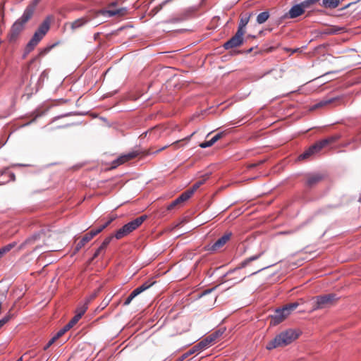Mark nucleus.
<instances>
[{
    "label": "nucleus",
    "mask_w": 361,
    "mask_h": 361,
    "mask_svg": "<svg viewBox=\"0 0 361 361\" xmlns=\"http://www.w3.org/2000/svg\"><path fill=\"white\" fill-rule=\"evenodd\" d=\"M33 13L34 9L32 7H27L23 16L13 24L7 37L10 42H14L17 40L24 30L25 24L32 18Z\"/></svg>",
    "instance_id": "nucleus-1"
},
{
    "label": "nucleus",
    "mask_w": 361,
    "mask_h": 361,
    "mask_svg": "<svg viewBox=\"0 0 361 361\" xmlns=\"http://www.w3.org/2000/svg\"><path fill=\"white\" fill-rule=\"evenodd\" d=\"M50 29V20L49 18H47L39 26L37 30L35 32L32 37L27 44L25 52L24 57L30 54L34 49L37 47L39 42L44 38L46 34Z\"/></svg>",
    "instance_id": "nucleus-2"
},
{
    "label": "nucleus",
    "mask_w": 361,
    "mask_h": 361,
    "mask_svg": "<svg viewBox=\"0 0 361 361\" xmlns=\"http://www.w3.org/2000/svg\"><path fill=\"white\" fill-rule=\"evenodd\" d=\"M298 337V334L295 331L288 329L276 336L273 340L267 343L266 348L270 350L279 347H284L291 343Z\"/></svg>",
    "instance_id": "nucleus-3"
},
{
    "label": "nucleus",
    "mask_w": 361,
    "mask_h": 361,
    "mask_svg": "<svg viewBox=\"0 0 361 361\" xmlns=\"http://www.w3.org/2000/svg\"><path fill=\"white\" fill-rule=\"evenodd\" d=\"M147 219V216L146 215H142L125 224L116 232V239H121L128 235L140 227Z\"/></svg>",
    "instance_id": "nucleus-4"
},
{
    "label": "nucleus",
    "mask_w": 361,
    "mask_h": 361,
    "mask_svg": "<svg viewBox=\"0 0 361 361\" xmlns=\"http://www.w3.org/2000/svg\"><path fill=\"white\" fill-rule=\"evenodd\" d=\"M336 300V295L333 293L317 296L315 298V305L313 307V310L329 307Z\"/></svg>",
    "instance_id": "nucleus-5"
},
{
    "label": "nucleus",
    "mask_w": 361,
    "mask_h": 361,
    "mask_svg": "<svg viewBox=\"0 0 361 361\" xmlns=\"http://www.w3.org/2000/svg\"><path fill=\"white\" fill-rule=\"evenodd\" d=\"M222 334L223 331H221L220 330L216 331L207 336L197 345H194V348L204 350L214 343L216 339L219 338Z\"/></svg>",
    "instance_id": "nucleus-6"
},
{
    "label": "nucleus",
    "mask_w": 361,
    "mask_h": 361,
    "mask_svg": "<svg viewBox=\"0 0 361 361\" xmlns=\"http://www.w3.org/2000/svg\"><path fill=\"white\" fill-rule=\"evenodd\" d=\"M244 33L238 31L229 40L224 43V47L226 49H230L240 47L243 42Z\"/></svg>",
    "instance_id": "nucleus-7"
},
{
    "label": "nucleus",
    "mask_w": 361,
    "mask_h": 361,
    "mask_svg": "<svg viewBox=\"0 0 361 361\" xmlns=\"http://www.w3.org/2000/svg\"><path fill=\"white\" fill-rule=\"evenodd\" d=\"M324 176L319 173H308L305 176V185L312 188L324 180Z\"/></svg>",
    "instance_id": "nucleus-8"
},
{
    "label": "nucleus",
    "mask_w": 361,
    "mask_h": 361,
    "mask_svg": "<svg viewBox=\"0 0 361 361\" xmlns=\"http://www.w3.org/2000/svg\"><path fill=\"white\" fill-rule=\"evenodd\" d=\"M288 313L286 312V308L276 309L274 314L271 316V324L277 325L283 322L287 317Z\"/></svg>",
    "instance_id": "nucleus-9"
},
{
    "label": "nucleus",
    "mask_w": 361,
    "mask_h": 361,
    "mask_svg": "<svg viewBox=\"0 0 361 361\" xmlns=\"http://www.w3.org/2000/svg\"><path fill=\"white\" fill-rule=\"evenodd\" d=\"M139 154H140V152H138L137 151L129 152L126 154H123L112 162L111 168H116L118 166L123 164L135 158Z\"/></svg>",
    "instance_id": "nucleus-10"
},
{
    "label": "nucleus",
    "mask_w": 361,
    "mask_h": 361,
    "mask_svg": "<svg viewBox=\"0 0 361 361\" xmlns=\"http://www.w3.org/2000/svg\"><path fill=\"white\" fill-rule=\"evenodd\" d=\"M101 232V229L94 228L92 229L90 232L87 233L85 235L82 236V238L77 243V245L75 248H82L85 247L87 243L96 235L99 234Z\"/></svg>",
    "instance_id": "nucleus-11"
},
{
    "label": "nucleus",
    "mask_w": 361,
    "mask_h": 361,
    "mask_svg": "<svg viewBox=\"0 0 361 361\" xmlns=\"http://www.w3.org/2000/svg\"><path fill=\"white\" fill-rule=\"evenodd\" d=\"M305 11V10L304 9V8L302 7L300 4H299L293 6L289 10L288 13H287L285 15V17L289 18H295L301 16L302 14H303Z\"/></svg>",
    "instance_id": "nucleus-12"
},
{
    "label": "nucleus",
    "mask_w": 361,
    "mask_h": 361,
    "mask_svg": "<svg viewBox=\"0 0 361 361\" xmlns=\"http://www.w3.org/2000/svg\"><path fill=\"white\" fill-rule=\"evenodd\" d=\"M194 135V133H192L190 135L182 139V140H177L174 142H173L171 145H170V146H171L174 150H176L179 148V143L182 142H188L190 138L192 137V136ZM169 147V145H166L160 149H159L158 150L155 151L154 153L157 154V153H159L163 150H164L165 149L168 148ZM152 152H150L149 151H147L145 154V155H147V154H152Z\"/></svg>",
    "instance_id": "nucleus-13"
},
{
    "label": "nucleus",
    "mask_w": 361,
    "mask_h": 361,
    "mask_svg": "<svg viewBox=\"0 0 361 361\" xmlns=\"http://www.w3.org/2000/svg\"><path fill=\"white\" fill-rule=\"evenodd\" d=\"M321 150L320 147L318 143L316 142L312 146H310L306 151H305L302 154L299 156L300 159H306L309 158L310 156L314 154L315 153L319 152Z\"/></svg>",
    "instance_id": "nucleus-14"
},
{
    "label": "nucleus",
    "mask_w": 361,
    "mask_h": 361,
    "mask_svg": "<svg viewBox=\"0 0 361 361\" xmlns=\"http://www.w3.org/2000/svg\"><path fill=\"white\" fill-rule=\"evenodd\" d=\"M232 235L233 233L231 232H226L214 243L211 248H218L224 246L231 240Z\"/></svg>",
    "instance_id": "nucleus-15"
},
{
    "label": "nucleus",
    "mask_w": 361,
    "mask_h": 361,
    "mask_svg": "<svg viewBox=\"0 0 361 361\" xmlns=\"http://www.w3.org/2000/svg\"><path fill=\"white\" fill-rule=\"evenodd\" d=\"M264 253V252H262L260 253L259 255H254L252 257H250L246 259H245L244 261H243L241 263H240V267L235 268V269L232 270V271H230L229 272H228V274H233V273H236V272H238L241 268H243L245 267V266H247L250 262L252 261H254L257 259H258L259 257L262 256Z\"/></svg>",
    "instance_id": "nucleus-16"
},
{
    "label": "nucleus",
    "mask_w": 361,
    "mask_h": 361,
    "mask_svg": "<svg viewBox=\"0 0 361 361\" xmlns=\"http://www.w3.org/2000/svg\"><path fill=\"white\" fill-rule=\"evenodd\" d=\"M345 31V27L337 25H331L324 30L323 33L326 35H337Z\"/></svg>",
    "instance_id": "nucleus-17"
},
{
    "label": "nucleus",
    "mask_w": 361,
    "mask_h": 361,
    "mask_svg": "<svg viewBox=\"0 0 361 361\" xmlns=\"http://www.w3.org/2000/svg\"><path fill=\"white\" fill-rule=\"evenodd\" d=\"M88 19L86 18H78L73 22L70 23L71 28L73 31H75L80 27H82L83 25H85L87 22Z\"/></svg>",
    "instance_id": "nucleus-18"
},
{
    "label": "nucleus",
    "mask_w": 361,
    "mask_h": 361,
    "mask_svg": "<svg viewBox=\"0 0 361 361\" xmlns=\"http://www.w3.org/2000/svg\"><path fill=\"white\" fill-rule=\"evenodd\" d=\"M338 137H339L337 135L331 136L326 139H324V140H322L317 142V143L322 149V148L328 146L329 145H331V144L335 142L338 139Z\"/></svg>",
    "instance_id": "nucleus-19"
},
{
    "label": "nucleus",
    "mask_w": 361,
    "mask_h": 361,
    "mask_svg": "<svg viewBox=\"0 0 361 361\" xmlns=\"http://www.w3.org/2000/svg\"><path fill=\"white\" fill-rule=\"evenodd\" d=\"M126 13V10L123 8L119 9H113V10H106V11H100L99 13L105 14L107 13L109 16H123Z\"/></svg>",
    "instance_id": "nucleus-20"
},
{
    "label": "nucleus",
    "mask_w": 361,
    "mask_h": 361,
    "mask_svg": "<svg viewBox=\"0 0 361 361\" xmlns=\"http://www.w3.org/2000/svg\"><path fill=\"white\" fill-rule=\"evenodd\" d=\"M250 16H251V14H249L247 16L246 15L245 16H243L240 18V23H239V25H238V31H241L244 34L245 33V27L247 25V24L248 23V22H249Z\"/></svg>",
    "instance_id": "nucleus-21"
},
{
    "label": "nucleus",
    "mask_w": 361,
    "mask_h": 361,
    "mask_svg": "<svg viewBox=\"0 0 361 361\" xmlns=\"http://www.w3.org/2000/svg\"><path fill=\"white\" fill-rule=\"evenodd\" d=\"M155 282L154 281H146L144 283H142L141 286H138L133 290L136 293V294L138 295L143 291L146 290L149 288H150Z\"/></svg>",
    "instance_id": "nucleus-22"
},
{
    "label": "nucleus",
    "mask_w": 361,
    "mask_h": 361,
    "mask_svg": "<svg viewBox=\"0 0 361 361\" xmlns=\"http://www.w3.org/2000/svg\"><path fill=\"white\" fill-rule=\"evenodd\" d=\"M340 0H323L322 6L328 8H335L338 6Z\"/></svg>",
    "instance_id": "nucleus-23"
},
{
    "label": "nucleus",
    "mask_w": 361,
    "mask_h": 361,
    "mask_svg": "<svg viewBox=\"0 0 361 361\" xmlns=\"http://www.w3.org/2000/svg\"><path fill=\"white\" fill-rule=\"evenodd\" d=\"M169 1H170V0H166L164 2H162L161 4L155 6L149 11V13H148V16L150 17H154L156 14H157L162 9L164 6L166 5Z\"/></svg>",
    "instance_id": "nucleus-24"
},
{
    "label": "nucleus",
    "mask_w": 361,
    "mask_h": 361,
    "mask_svg": "<svg viewBox=\"0 0 361 361\" xmlns=\"http://www.w3.org/2000/svg\"><path fill=\"white\" fill-rule=\"evenodd\" d=\"M192 195V191L188 190L183 192L178 198H176V200H178V203L182 204L190 198Z\"/></svg>",
    "instance_id": "nucleus-25"
},
{
    "label": "nucleus",
    "mask_w": 361,
    "mask_h": 361,
    "mask_svg": "<svg viewBox=\"0 0 361 361\" xmlns=\"http://www.w3.org/2000/svg\"><path fill=\"white\" fill-rule=\"evenodd\" d=\"M269 18V13L268 11H264L258 14L257 16V22L259 24L265 23Z\"/></svg>",
    "instance_id": "nucleus-26"
},
{
    "label": "nucleus",
    "mask_w": 361,
    "mask_h": 361,
    "mask_svg": "<svg viewBox=\"0 0 361 361\" xmlns=\"http://www.w3.org/2000/svg\"><path fill=\"white\" fill-rule=\"evenodd\" d=\"M88 302L89 301H87L85 304L79 306L75 310V314H80V317H82L87 310Z\"/></svg>",
    "instance_id": "nucleus-27"
},
{
    "label": "nucleus",
    "mask_w": 361,
    "mask_h": 361,
    "mask_svg": "<svg viewBox=\"0 0 361 361\" xmlns=\"http://www.w3.org/2000/svg\"><path fill=\"white\" fill-rule=\"evenodd\" d=\"M320 0H305L300 3L302 7L305 10L306 8H310L312 5L317 4Z\"/></svg>",
    "instance_id": "nucleus-28"
},
{
    "label": "nucleus",
    "mask_w": 361,
    "mask_h": 361,
    "mask_svg": "<svg viewBox=\"0 0 361 361\" xmlns=\"http://www.w3.org/2000/svg\"><path fill=\"white\" fill-rule=\"evenodd\" d=\"M299 305V303L298 302L289 303L284 307L283 308H286V312L288 313V315L290 314V312L295 310Z\"/></svg>",
    "instance_id": "nucleus-29"
},
{
    "label": "nucleus",
    "mask_w": 361,
    "mask_h": 361,
    "mask_svg": "<svg viewBox=\"0 0 361 361\" xmlns=\"http://www.w3.org/2000/svg\"><path fill=\"white\" fill-rule=\"evenodd\" d=\"M116 218V216L112 215L109 217V219L106 223H104L103 225L100 226L98 229H101V232L106 228L113 221H114Z\"/></svg>",
    "instance_id": "nucleus-30"
},
{
    "label": "nucleus",
    "mask_w": 361,
    "mask_h": 361,
    "mask_svg": "<svg viewBox=\"0 0 361 361\" xmlns=\"http://www.w3.org/2000/svg\"><path fill=\"white\" fill-rule=\"evenodd\" d=\"M51 47H46V48L42 49L39 51V54L31 61V63H33L37 58L42 57V56H44L45 54H47L51 50Z\"/></svg>",
    "instance_id": "nucleus-31"
},
{
    "label": "nucleus",
    "mask_w": 361,
    "mask_h": 361,
    "mask_svg": "<svg viewBox=\"0 0 361 361\" xmlns=\"http://www.w3.org/2000/svg\"><path fill=\"white\" fill-rule=\"evenodd\" d=\"M71 328L68 325L66 324L62 329H61L55 335L56 338H59L61 336H62L66 332L69 331Z\"/></svg>",
    "instance_id": "nucleus-32"
},
{
    "label": "nucleus",
    "mask_w": 361,
    "mask_h": 361,
    "mask_svg": "<svg viewBox=\"0 0 361 361\" xmlns=\"http://www.w3.org/2000/svg\"><path fill=\"white\" fill-rule=\"evenodd\" d=\"M81 319L80 314H75V315L71 319V321L67 324L71 328L73 327Z\"/></svg>",
    "instance_id": "nucleus-33"
},
{
    "label": "nucleus",
    "mask_w": 361,
    "mask_h": 361,
    "mask_svg": "<svg viewBox=\"0 0 361 361\" xmlns=\"http://www.w3.org/2000/svg\"><path fill=\"white\" fill-rule=\"evenodd\" d=\"M137 295L136 293L133 290L124 301L123 305L126 306L128 305Z\"/></svg>",
    "instance_id": "nucleus-34"
},
{
    "label": "nucleus",
    "mask_w": 361,
    "mask_h": 361,
    "mask_svg": "<svg viewBox=\"0 0 361 361\" xmlns=\"http://www.w3.org/2000/svg\"><path fill=\"white\" fill-rule=\"evenodd\" d=\"M137 295L136 293L133 290L124 301L123 305L126 306L128 305Z\"/></svg>",
    "instance_id": "nucleus-35"
},
{
    "label": "nucleus",
    "mask_w": 361,
    "mask_h": 361,
    "mask_svg": "<svg viewBox=\"0 0 361 361\" xmlns=\"http://www.w3.org/2000/svg\"><path fill=\"white\" fill-rule=\"evenodd\" d=\"M137 295L136 293L133 290L124 301L123 305L126 306L128 305Z\"/></svg>",
    "instance_id": "nucleus-36"
},
{
    "label": "nucleus",
    "mask_w": 361,
    "mask_h": 361,
    "mask_svg": "<svg viewBox=\"0 0 361 361\" xmlns=\"http://www.w3.org/2000/svg\"><path fill=\"white\" fill-rule=\"evenodd\" d=\"M114 238H116L115 237V234L114 235H109L108 237H106L103 243H102V245L99 247V248H103L104 247H106L109 245L110 242L111 240H113Z\"/></svg>",
    "instance_id": "nucleus-37"
},
{
    "label": "nucleus",
    "mask_w": 361,
    "mask_h": 361,
    "mask_svg": "<svg viewBox=\"0 0 361 361\" xmlns=\"http://www.w3.org/2000/svg\"><path fill=\"white\" fill-rule=\"evenodd\" d=\"M205 180H201L196 182L192 187V188L189 189L188 190H192V194L194 192L197 190L202 184H204Z\"/></svg>",
    "instance_id": "nucleus-38"
},
{
    "label": "nucleus",
    "mask_w": 361,
    "mask_h": 361,
    "mask_svg": "<svg viewBox=\"0 0 361 361\" xmlns=\"http://www.w3.org/2000/svg\"><path fill=\"white\" fill-rule=\"evenodd\" d=\"M224 135V132H221L219 133H217L216 135H215L212 139L211 140L212 141V142L214 144L216 142H217L219 140H220L223 136Z\"/></svg>",
    "instance_id": "nucleus-39"
},
{
    "label": "nucleus",
    "mask_w": 361,
    "mask_h": 361,
    "mask_svg": "<svg viewBox=\"0 0 361 361\" xmlns=\"http://www.w3.org/2000/svg\"><path fill=\"white\" fill-rule=\"evenodd\" d=\"M11 319V315L10 314H7L6 315L4 318H2L1 319H0V329L5 324H6Z\"/></svg>",
    "instance_id": "nucleus-40"
},
{
    "label": "nucleus",
    "mask_w": 361,
    "mask_h": 361,
    "mask_svg": "<svg viewBox=\"0 0 361 361\" xmlns=\"http://www.w3.org/2000/svg\"><path fill=\"white\" fill-rule=\"evenodd\" d=\"M214 145V143L212 142V141L210 140L209 141H206V142H202L200 144V147L201 148H207V147H209L211 146H212Z\"/></svg>",
    "instance_id": "nucleus-41"
},
{
    "label": "nucleus",
    "mask_w": 361,
    "mask_h": 361,
    "mask_svg": "<svg viewBox=\"0 0 361 361\" xmlns=\"http://www.w3.org/2000/svg\"><path fill=\"white\" fill-rule=\"evenodd\" d=\"M58 339V338H56V336H54V337H52L49 341L47 343V345L44 346V350H47L48 349L56 340Z\"/></svg>",
    "instance_id": "nucleus-42"
},
{
    "label": "nucleus",
    "mask_w": 361,
    "mask_h": 361,
    "mask_svg": "<svg viewBox=\"0 0 361 361\" xmlns=\"http://www.w3.org/2000/svg\"><path fill=\"white\" fill-rule=\"evenodd\" d=\"M180 204V203H178V200L176 199L174 201H173L168 207H167V209L168 210H171L173 209H174L176 206Z\"/></svg>",
    "instance_id": "nucleus-43"
},
{
    "label": "nucleus",
    "mask_w": 361,
    "mask_h": 361,
    "mask_svg": "<svg viewBox=\"0 0 361 361\" xmlns=\"http://www.w3.org/2000/svg\"><path fill=\"white\" fill-rule=\"evenodd\" d=\"M101 250H96V251L93 254L92 257L89 259V263H91L93 261V259L100 254Z\"/></svg>",
    "instance_id": "nucleus-44"
},
{
    "label": "nucleus",
    "mask_w": 361,
    "mask_h": 361,
    "mask_svg": "<svg viewBox=\"0 0 361 361\" xmlns=\"http://www.w3.org/2000/svg\"><path fill=\"white\" fill-rule=\"evenodd\" d=\"M203 349H199V348H194V346L192 349H190L188 352L186 353V355H192L197 351L202 350Z\"/></svg>",
    "instance_id": "nucleus-45"
},
{
    "label": "nucleus",
    "mask_w": 361,
    "mask_h": 361,
    "mask_svg": "<svg viewBox=\"0 0 361 361\" xmlns=\"http://www.w3.org/2000/svg\"><path fill=\"white\" fill-rule=\"evenodd\" d=\"M157 130V128H152L151 130H149V131H147L145 132V133H143L142 135V136H146L147 135V133L149 134V135H151L152 133H154L156 132V130Z\"/></svg>",
    "instance_id": "nucleus-46"
},
{
    "label": "nucleus",
    "mask_w": 361,
    "mask_h": 361,
    "mask_svg": "<svg viewBox=\"0 0 361 361\" xmlns=\"http://www.w3.org/2000/svg\"><path fill=\"white\" fill-rule=\"evenodd\" d=\"M277 259H271V262L269 263H267L265 267H264V268H267V267H269V266H273L275 264H276L277 262ZM261 269H263V268H262Z\"/></svg>",
    "instance_id": "nucleus-47"
},
{
    "label": "nucleus",
    "mask_w": 361,
    "mask_h": 361,
    "mask_svg": "<svg viewBox=\"0 0 361 361\" xmlns=\"http://www.w3.org/2000/svg\"><path fill=\"white\" fill-rule=\"evenodd\" d=\"M334 100V99H329V100H327V101L322 102H320V103L318 104V106H322L326 105V104H330V103H331Z\"/></svg>",
    "instance_id": "nucleus-48"
},
{
    "label": "nucleus",
    "mask_w": 361,
    "mask_h": 361,
    "mask_svg": "<svg viewBox=\"0 0 361 361\" xmlns=\"http://www.w3.org/2000/svg\"><path fill=\"white\" fill-rule=\"evenodd\" d=\"M37 238V235H35V236H33L32 238L27 240L25 241V243L26 245H31V242H32L33 240H35Z\"/></svg>",
    "instance_id": "nucleus-49"
},
{
    "label": "nucleus",
    "mask_w": 361,
    "mask_h": 361,
    "mask_svg": "<svg viewBox=\"0 0 361 361\" xmlns=\"http://www.w3.org/2000/svg\"><path fill=\"white\" fill-rule=\"evenodd\" d=\"M261 163H262V161L259 162V163L252 164H250L249 166V168H255V167H256L257 166H258Z\"/></svg>",
    "instance_id": "nucleus-50"
},
{
    "label": "nucleus",
    "mask_w": 361,
    "mask_h": 361,
    "mask_svg": "<svg viewBox=\"0 0 361 361\" xmlns=\"http://www.w3.org/2000/svg\"><path fill=\"white\" fill-rule=\"evenodd\" d=\"M8 250H0V258L4 256Z\"/></svg>",
    "instance_id": "nucleus-51"
},
{
    "label": "nucleus",
    "mask_w": 361,
    "mask_h": 361,
    "mask_svg": "<svg viewBox=\"0 0 361 361\" xmlns=\"http://www.w3.org/2000/svg\"><path fill=\"white\" fill-rule=\"evenodd\" d=\"M212 290V289L206 290L203 292L202 295L207 294V293H210Z\"/></svg>",
    "instance_id": "nucleus-52"
},
{
    "label": "nucleus",
    "mask_w": 361,
    "mask_h": 361,
    "mask_svg": "<svg viewBox=\"0 0 361 361\" xmlns=\"http://www.w3.org/2000/svg\"><path fill=\"white\" fill-rule=\"evenodd\" d=\"M12 247H13V245L11 244H9V245L4 247L3 248L8 249V248H12Z\"/></svg>",
    "instance_id": "nucleus-53"
},
{
    "label": "nucleus",
    "mask_w": 361,
    "mask_h": 361,
    "mask_svg": "<svg viewBox=\"0 0 361 361\" xmlns=\"http://www.w3.org/2000/svg\"><path fill=\"white\" fill-rule=\"evenodd\" d=\"M188 356V355H186V353H185V354H184V355H183V358L184 359V358L187 357Z\"/></svg>",
    "instance_id": "nucleus-54"
},
{
    "label": "nucleus",
    "mask_w": 361,
    "mask_h": 361,
    "mask_svg": "<svg viewBox=\"0 0 361 361\" xmlns=\"http://www.w3.org/2000/svg\"><path fill=\"white\" fill-rule=\"evenodd\" d=\"M252 51V48H250V49L247 50V53H250Z\"/></svg>",
    "instance_id": "nucleus-55"
},
{
    "label": "nucleus",
    "mask_w": 361,
    "mask_h": 361,
    "mask_svg": "<svg viewBox=\"0 0 361 361\" xmlns=\"http://www.w3.org/2000/svg\"><path fill=\"white\" fill-rule=\"evenodd\" d=\"M16 361H23V357H21L18 358Z\"/></svg>",
    "instance_id": "nucleus-56"
},
{
    "label": "nucleus",
    "mask_w": 361,
    "mask_h": 361,
    "mask_svg": "<svg viewBox=\"0 0 361 361\" xmlns=\"http://www.w3.org/2000/svg\"><path fill=\"white\" fill-rule=\"evenodd\" d=\"M245 276H243V278H241L239 281H241L243 279H245Z\"/></svg>",
    "instance_id": "nucleus-57"
}]
</instances>
